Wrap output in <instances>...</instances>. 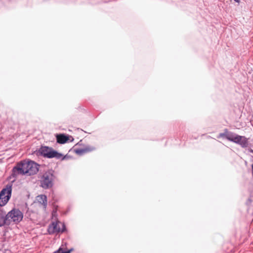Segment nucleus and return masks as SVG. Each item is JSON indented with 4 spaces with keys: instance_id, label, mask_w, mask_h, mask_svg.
Returning <instances> with one entry per match:
<instances>
[{
    "instance_id": "6",
    "label": "nucleus",
    "mask_w": 253,
    "mask_h": 253,
    "mask_svg": "<svg viewBox=\"0 0 253 253\" xmlns=\"http://www.w3.org/2000/svg\"><path fill=\"white\" fill-rule=\"evenodd\" d=\"M58 223L57 222H53L49 226L48 231L50 233L54 232H63L65 230V225L63 223H61L62 228H60L58 227Z\"/></svg>"
},
{
    "instance_id": "5",
    "label": "nucleus",
    "mask_w": 253,
    "mask_h": 253,
    "mask_svg": "<svg viewBox=\"0 0 253 253\" xmlns=\"http://www.w3.org/2000/svg\"><path fill=\"white\" fill-rule=\"evenodd\" d=\"M23 217L22 212L18 209H14L8 212L6 219L15 223L21 221Z\"/></svg>"
},
{
    "instance_id": "12",
    "label": "nucleus",
    "mask_w": 253,
    "mask_h": 253,
    "mask_svg": "<svg viewBox=\"0 0 253 253\" xmlns=\"http://www.w3.org/2000/svg\"><path fill=\"white\" fill-rule=\"evenodd\" d=\"M241 136L235 133L231 132V136L229 141L233 142L235 143H237L239 142V138Z\"/></svg>"
},
{
    "instance_id": "11",
    "label": "nucleus",
    "mask_w": 253,
    "mask_h": 253,
    "mask_svg": "<svg viewBox=\"0 0 253 253\" xmlns=\"http://www.w3.org/2000/svg\"><path fill=\"white\" fill-rule=\"evenodd\" d=\"M231 132H232L228 131L227 129H225L224 130V132L220 133L217 137L224 138L227 139L228 140H229Z\"/></svg>"
},
{
    "instance_id": "2",
    "label": "nucleus",
    "mask_w": 253,
    "mask_h": 253,
    "mask_svg": "<svg viewBox=\"0 0 253 253\" xmlns=\"http://www.w3.org/2000/svg\"><path fill=\"white\" fill-rule=\"evenodd\" d=\"M55 178L54 171L50 170L45 172L40 180L41 186L45 189L51 188L53 185Z\"/></svg>"
},
{
    "instance_id": "16",
    "label": "nucleus",
    "mask_w": 253,
    "mask_h": 253,
    "mask_svg": "<svg viewBox=\"0 0 253 253\" xmlns=\"http://www.w3.org/2000/svg\"><path fill=\"white\" fill-rule=\"evenodd\" d=\"M56 212L55 211H53L52 213V216H54L55 213H56Z\"/></svg>"
},
{
    "instance_id": "1",
    "label": "nucleus",
    "mask_w": 253,
    "mask_h": 253,
    "mask_svg": "<svg viewBox=\"0 0 253 253\" xmlns=\"http://www.w3.org/2000/svg\"><path fill=\"white\" fill-rule=\"evenodd\" d=\"M39 165L33 161H23L17 164L12 169V174L16 176L19 174L32 175L39 171Z\"/></svg>"
},
{
    "instance_id": "3",
    "label": "nucleus",
    "mask_w": 253,
    "mask_h": 253,
    "mask_svg": "<svg viewBox=\"0 0 253 253\" xmlns=\"http://www.w3.org/2000/svg\"><path fill=\"white\" fill-rule=\"evenodd\" d=\"M39 153L45 158H55L57 159H61L62 160L66 158V157H63L62 154L54 150L52 148L47 146H42L39 149Z\"/></svg>"
},
{
    "instance_id": "4",
    "label": "nucleus",
    "mask_w": 253,
    "mask_h": 253,
    "mask_svg": "<svg viewBox=\"0 0 253 253\" xmlns=\"http://www.w3.org/2000/svg\"><path fill=\"white\" fill-rule=\"evenodd\" d=\"M12 193V185H6L0 192V206L2 207L6 204L9 201Z\"/></svg>"
},
{
    "instance_id": "13",
    "label": "nucleus",
    "mask_w": 253,
    "mask_h": 253,
    "mask_svg": "<svg viewBox=\"0 0 253 253\" xmlns=\"http://www.w3.org/2000/svg\"><path fill=\"white\" fill-rule=\"evenodd\" d=\"M71 251V250L63 251L61 248H60L58 251L55 252L54 253H70Z\"/></svg>"
},
{
    "instance_id": "18",
    "label": "nucleus",
    "mask_w": 253,
    "mask_h": 253,
    "mask_svg": "<svg viewBox=\"0 0 253 253\" xmlns=\"http://www.w3.org/2000/svg\"><path fill=\"white\" fill-rule=\"evenodd\" d=\"M70 137L72 138V141L73 140V138L71 136H70Z\"/></svg>"
},
{
    "instance_id": "17",
    "label": "nucleus",
    "mask_w": 253,
    "mask_h": 253,
    "mask_svg": "<svg viewBox=\"0 0 253 253\" xmlns=\"http://www.w3.org/2000/svg\"><path fill=\"white\" fill-rule=\"evenodd\" d=\"M236 2H239L240 0H234Z\"/></svg>"
},
{
    "instance_id": "15",
    "label": "nucleus",
    "mask_w": 253,
    "mask_h": 253,
    "mask_svg": "<svg viewBox=\"0 0 253 253\" xmlns=\"http://www.w3.org/2000/svg\"><path fill=\"white\" fill-rule=\"evenodd\" d=\"M4 224V222L3 221L0 222V227L2 226Z\"/></svg>"
},
{
    "instance_id": "9",
    "label": "nucleus",
    "mask_w": 253,
    "mask_h": 253,
    "mask_svg": "<svg viewBox=\"0 0 253 253\" xmlns=\"http://www.w3.org/2000/svg\"><path fill=\"white\" fill-rule=\"evenodd\" d=\"M37 200L38 202L42 204L43 209H45L47 206V198L44 195H40L37 196Z\"/></svg>"
},
{
    "instance_id": "10",
    "label": "nucleus",
    "mask_w": 253,
    "mask_h": 253,
    "mask_svg": "<svg viewBox=\"0 0 253 253\" xmlns=\"http://www.w3.org/2000/svg\"><path fill=\"white\" fill-rule=\"evenodd\" d=\"M237 144L240 145L243 148H247L249 145L248 139L245 136H241Z\"/></svg>"
},
{
    "instance_id": "7",
    "label": "nucleus",
    "mask_w": 253,
    "mask_h": 253,
    "mask_svg": "<svg viewBox=\"0 0 253 253\" xmlns=\"http://www.w3.org/2000/svg\"><path fill=\"white\" fill-rule=\"evenodd\" d=\"M95 150V148L93 146H87L84 148L77 149L75 150V152L78 155H82L83 154Z\"/></svg>"
},
{
    "instance_id": "8",
    "label": "nucleus",
    "mask_w": 253,
    "mask_h": 253,
    "mask_svg": "<svg viewBox=\"0 0 253 253\" xmlns=\"http://www.w3.org/2000/svg\"><path fill=\"white\" fill-rule=\"evenodd\" d=\"M57 142L60 144H64L69 140V136L63 134H57L56 135Z\"/></svg>"
},
{
    "instance_id": "14",
    "label": "nucleus",
    "mask_w": 253,
    "mask_h": 253,
    "mask_svg": "<svg viewBox=\"0 0 253 253\" xmlns=\"http://www.w3.org/2000/svg\"><path fill=\"white\" fill-rule=\"evenodd\" d=\"M2 221H3L4 223V220H3V218L2 217H0V222H2Z\"/></svg>"
}]
</instances>
